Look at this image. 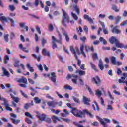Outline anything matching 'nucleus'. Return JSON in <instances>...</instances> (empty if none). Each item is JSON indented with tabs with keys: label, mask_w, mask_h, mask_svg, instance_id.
<instances>
[{
	"label": "nucleus",
	"mask_w": 127,
	"mask_h": 127,
	"mask_svg": "<svg viewBox=\"0 0 127 127\" xmlns=\"http://www.w3.org/2000/svg\"><path fill=\"white\" fill-rule=\"evenodd\" d=\"M25 115L26 117L30 118V119H33V116H32V115H31V114H30V113H29V112H25Z\"/></svg>",
	"instance_id": "38"
},
{
	"label": "nucleus",
	"mask_w": 127,
	"mask_h": 127,
	"mask_svg": "<svg viewBox=\"0 0 127 127\" xmlns=\"http://www.w3.org/2000/svg\"><path fill=\"white\" fill-rule=\"evenodd\" d=\"M94 104H95L96 107V110L99 112L100 111V108H99V106H98V103H97V102L96 101H93Z\"/></svg>",
	"instance_id": "54"
},
{
	"label": "nucleus",
	"mask_w": 127,
	"mask_h": 127,
	"mask_svg": "<svg viewBox=\"0 0 127 127\" xmlns=\"http://www.w3.org/2000/svg\"><path fill=\"white\" fill-rule=\"evenodd\" d=\"M25 24H26V23H22L21 22L19 24L20 27H21L22 28H23V27H24Z\"/></svg>",
	"instance_id": "64"
},
{
	"label": "nucleus",
	"mask_w": 127,
	"mask_h": 127,
	"mask_svg": "<svg viewBox=\"0 0 127 127\" xmlns=\"http://www.w3.org/2000/svg\"><path fill=\"white\" fill-rule=\"evenodd\" d=\"M11 121H12V123L13 124H14V125H18L20 123V120L18 119V120H15V119L14 118H11Z\"/></svg>",
	"instance_id": "23"
},
{
	"label": "nucleus",
	"mask_w": 127,
	"mask_h": 127,
	"mask_svg": "<svg viewBox=\"0 0 127 127\" xmlns=\"http://www.w3.org/2000/svg\"><path fill=\"white\" fill-rule=\"evenodd\" d=\"M42 53L44 56H48V57H51V55L50 54V52L47 51L46 49H43L42 51Z\"/></svg>",
	"instance_id": "11"
},
{
	"label": "nucleus",
	"mask_w": 127,
	"mask_h": 127,
	"mask_svg": "<svg viewBox=\"0 0 127 127\" xmlns=\"http://www.w3.org/2000/svg\"><path fill=\"white\" fill-rule=\"evenodd\" d=\"M72 99L74 101V102H75V103H77V104H79L80 103V100H79V98L73 96Z\"/></svg>",
	"instance_id": "46"
},
{
	"label": "nucleus",
	"mask_w": 127,
	"mask_h": 127,
	"mask_svg": "<svg viewBox=\"0 0 127 127\" xmlns=\"http://www.w3.org/2000/svg\"><path fill=\"white\" fill-rule=\"evenodd\" d=\"M117 41L118 39H117L116 37L112 36L109 39V42L111 43V44H114V43L116 44Z\"/></svg>",
	"instance_id": "13"
},
{
	"label": "nucleus",
	"mask_w": 127,
	"mask_h": 127,
	"mask_svg": "<svg viewBox=\"0 0 127 127\" xmlns=\"http://www.w3.org/2000/svg\"><path fill=\"white\" fill-rule=\"evenodd\" d=\"M121 17L120 16H117L116 18H115L116 19V23L115 24H118L120 21H121Z\"/></svg>",
	"instance_id": "40"
},
{
	"label": "nucleus",
	"mask_w": 127,
	"mask_h": 127,
	"mask_svg": "<svg viewBox=\"0 0 127 127\" xmlns=\"http://www.w3.org/2000/svg\"><path fill=\"white\" fill-rule=\"evenodd\" d=\"M95 95L96 96H98V97H101V95H102V92L99 90H97L95 93Z\"/></svg>",
	"instance_id": "51"
},
{
	"label": "nucleus",
	"mask_w": 127,
	"mask_h": 127,
	"mask_svg": "<svg viewBox=\"0 0 127 127\" xmlns=\"http://www.w3.org/2000/svg\"><path fill=\"white\" fill-rule=\"evenodd\" d=\"M1 105L2 106H5V109L7 111H10V112H11L12 111V108L9 107V104L7 102V101L5 100L4 101V103H1Z\"/></svg>",
	"instance_id": "7"
},
{
	"label": "nucleus",
	"mask_w": 127,
	"mask_h": 127,
	"mask_svg": "<svg viewBox=\"0 0 127 127\" xmlns=\"http://www.w3.org/2000/svg\"><path fill=\"white\" fill-rule=\"evenodd\" d=\"M118 27H119V26H114L111 30L112 33H115L116 34H120L121 33V30L118 29Z\"/></svg>",
	"instance_id": "9"
},
{
	"label": "nucleus",
	"mask_w": 127,
	"mask_h": 127,
	"mask_svg": "<svg viewBox=\"0 0 127 127\" xmlns=\"http://www.w3.org/2000/svg\"><path fill=\"white\" fill-rule=\"evenodd\" d=\"M32 57L35 58V59H36L37 60V61H38V62H39V61H40V57H38L36 54H32Z\"/></svg>",
	"instance_id": "37"
},
{
	"label": "nucleus",
	"mask_w": 127,
	"mask_h": 127,
	"mask_svg": "<svg viewBox=\"0 0 127 127\" xmlns=\"http://www.w3.org/2000/svg\"><path fill=\"white\" fill-rule=\"evenodd\" d=\"M78 74L79 76H84L86 75V72L84 70H79Z\"/></svg>",
	"instance_id": "39"
},
{
	"label": "nucleus",
	"mask_w": 127,
	"mask_h": 127,
	"mask_svg": "<svg viewBox=\"0 0 127 127\" xmlns=\"http://www.w3.org/2000/svg\"><path fill=\"white\" fill-rule=\"evenodd\" d=\"M52 119H53V121L55 123H56L57 121H60V119H59V118L55 115H53L52 117Z\"/></svg>",
	"instance_id": "27"
},
{
	"label": "nucleus",
	"mask_w": 127,
	"mask_h": 127,
	"mask_svg": "<svg viewBox=\"0 0 127 127\" xmlns=\"http://www.w3.org/2000/svg\"><path fill=\"white\" fill-rule=\"evenodd\" d=\"M71 79V81L73 84L77 85L78 84V75L75 74H67L66 76V79L69 80L70 79Z\"/></svg>",
	"instance_id": "4"
},
{
	"label": "nucleus",
	"mask_w": 127,
	"mask_h": 127,
	"mask_svg": "<svg viewBox=\"0 0 127 127\" xmlns=\"http://www.w3.org/2000/svg\"><path fill=\"white\" fill-rule=\"evenodd\" d=\"M83 30L86 32V33H88L89 32V30L87 26H84Z\"/></svg>",
	"instance_id": "59"
},
{
	"label": "nucleus",
	"mask_w": 127,
	"mask_h": 127,
	"mask_svg": "<svg viewBox=\"0 0 127 127\" xmlns=\"http://www.w3.org/2000/svg\"><path fill=\"white\" fill-rule=\"evenodd\" d=\"M99 122L102 126H103V127H108V125H107V123L103 120V119L99 118Z\"/></svg>",
	"instance_id": "24"
},
{
	"label": "nucleus",
	"mask_w": 127,
	"mask_h": 127,
	"mask_svg": "<svg viewBox=\"0 0 127 127\" xmlns=\"http://www.w3.org/2000/svg\"><path fill=\"white\" fill-rule=\"evenodd\" d=\"M47 77L50 78L51 81L53 82V83H56V74L55 72H52L51 74L48 73L47 75Z\"/></svg>",
	"instance_id": "5"
},
{
	"label": "nucleus",
	"mask_w": 127,
	"mask_h": 127,
	"mask_svg": "<svg viewBox=\"0 0 127 127\" xmlns=\"http://www.w3.org/2000/svg\"><path fill=\"white\" fill-rule=\"evenodd\" d=\"M2 70L3 71L4 75L5 76H7V77L9 76V72H8L7 71H6V69H5V68H4V67H2Z\"/></svg>",
	"instance_id": "29"
},
{
	"label": "nucleus",
	"mask_w": 127,
	"mask_h": 127,
	"mask_svg": "<svg viewBox=\"0 0 127 127\" xmlns=\"http://www.w3.org/2000/svg\"><path fill=\"white\" fill-rule=\"evenodd\" d=\"M80 48L81 53L82 54L83 56L86 58V57H87V55H86V53H85V52H84V45H81L80 46Z\"/></svg>",
	"instance_id": "21"
},
{
	"label": "nucleus",
	"mask_w": 127,
	"mask_h": 127,
	"mask_svg": "<svg viewBox=\"0 0 127 127\" xmlns=\"http://www.w3.org/2000/svg\"><path fill=\"white\" fill-rule=\"evenodd\" d=\"M71 15L72 17H73V18L74 19V20H76V21H77L78 19H79V17H78V16L76 15V14L71 13Z\"/></svg>",
	"instance_id": "33"
},
{
	"label": "nucleus",
	"mask_w": 127,
	"mask_h": 127,
	"mask_svg": "<svg viewBox=\"0 0 127 127\" xmlns=\"http://www.w3.org/2000/svg\"><path fill=\"white\" fill-rule=\"evenodd\" d=\"M20 93H21L22 96H23L24 97V98L28 97V96H27V95H26L25 93H24V92H23V91H22V90L20 91Z\"/></svg>",
	"instance_id": "62"
},
{
	"label": "nucleus",
	"mask_w": 127,
	"mask_h": 127,
	"mask_svg": "<svg viewBox=\"0 0 127 127\" xmlns=\"http://www.w3.org/2000/svg\"><path fill=\"white\" fill-rule=\"evenodd\" d=\"M64 89L65 90H69L71 91V90H73V87H71V86L67 85L64 86Z\"/></svg>",
	"instance_id": "42"
},
{
	"label": "nucleus",
	"mask_w": 127,
	"mask_h": 127,
	"mask_svg": "<svg viewBox=\"0 0 127 127\" xmlns=\"http://www.w3.org/2000/svg\"><path fill=\"white\" fill-rule=\"evenodd\" d=\"M26 67L31 73H33V72H34L33 67L30 66L29 63L27 64Z\"/></svg>",
	"instance_id": "22"
},
{
	"label": "nucleus",
	"mask_w": 127,
	"mask_h": 127,
	"mask_svg": "<svg viewBox=\"0 0 127 127\" xmlns=\"http://www.w3.org/2000/svg\"><path fill=\"white\" fill-rule=\"evenodd\" d=\"M102 29H103V32L104 34H108V33H109V31L106 29L105 28H102Z\"/></svg>",
	"instance_id": "60"
},
{
	"label": "nucleus",
	"mask_w": 127,
	"mask_h": 127,
	"mask_svg": "<svg viewBox=\"0 0 127 127\" xmlns=\"http://www.w3.org/2000/svg\"><path fill=\"white\" fill-rule=\"evenodd\" d=\"M29 107H30V105H29V103H25L24 105V109H25V110H28Z\"/></svg>",
	"instance_id": "48"
},
{
	"label": "nucleus",
	"mask_w": 127,
	"mask_h": 127,
	"mask_svg": "<svg viewBox=\"0 0 127 127\" xmlns=\"http://www.w3.org/2000/svg\"><path fill=\"white\" fill-rule=\"evenodd\" d=\"M99 63L98 67L101 71H103V70H104V65H103V61L102 60H99Z\"/></svg>",
	"instance_id": "20"
},
{
	"label": "nucleus",
	"mask_w": 127,
	"mask_h": 127,
	"mask_svg": "<svg viewBox=\"0 0 127 127\" xmlns=\"http://www.w3.org/2000/svg\"><path fill=\"white\" fill-rule=\"evenodd\" d=\"M36 117L38 118L39 120L41 121V122H44V121H45V122L48 124H50V123L52 122L51 118L48 117L46 118L47 115H46L45 114L43 113L42 115H40V113H39L38 111H36Z\"/></svg>",
	"instance_id": "3"
},
{
	"label": "nucleus",
	"mask_w": 127,
	"mask_h": 127,
	"mask_svg": "<svg viewBox=\"0 0 127 127\" xmlns=\"http://www.w3.org/2000/svg\"><path fill=\"white\" fill-rule=\"evenodd\" d=\"M89 64L91 67V68L93 69V70H94V71H96V72H97L98 70H97V68H96V65L93 64V63L90 62Z\"/></svg>",
	"instance_id": "32"
},
{
	"label": "nucleus",
	"mask_w": 127,
	"mask_h": 127,
	"mask_svg": "<svg viewBox=\"0 0 127 127\" xmlns=\"http://www.w3.org/2000/svg\"><path fill=\"white\" fill-rule=\"evenodd\" d=\"M34 101H35V104H40L41 103V99H39L37 97L34 98Z\"/></svg>",
	"instance_id": "30"
},
{
	"label": "nucleus",
	"mask_w": 127,
	"mask_h": 127,
	"mask_svg": "<svg viewBox=\"0 0 127 127\" xmlns=\"http://www.w3.org/2000/svg\"><path fill=\"white\" fill-rule=\"evenodd\" d=\"M85 48L86 52H88V51H90V50H91L92 52H94V51L93 45H91V47L90 46H86Z\"/></svg>",
	"instance_id": "18"
},
{
	"label": "nucleus",
	"mask_w": 127,
	"mask_h": 127,
	"mask_svg": "<svg viewBox=\"0 0 127 127\" xmlns=\"http://www.w3.org/2000/svg\"><path fill=\"white\" fill-rule=\"evenodd\" d=\"M36 29L37 32L39 33V34H41V31L40 30V28L39 26H36Z\"/></svg>",
	"instance_id": "53"
},
{
	"label": "nucleus",
	"mask_w": 127,
	"mask_h": 127,
	"mask_svg": "<svg viewBox=\"0 0 127 127\" xmlns=\"http://www.w3.org/2000/svg\"><path fill=\"white\" fill-rule=\"evenodd\" d=\"M92 81L95 83L98 87L101 86V83L102 81H101V79L99 76H96L95 77H93Z\"/></svg>",
	"instance_id": "6"
},
{
	"label": "nucleus",
	"mask_w": 127,
	"mask_h": 127,
	"mask_svg": "<svg viewBox=\"0 0 127 127\" xmlns=\"http://www.w3.org/2000/svg\"><path fill=\"white\" fill-rule=\"evenodd\" d=\"M70 49L71 52L72 53H73V54H74V56L76 58V59H78V56L77 55V52H76V50H75V49H74V47H73V46H70Z\"/></svg>",
	"instance_id": "14"
},
{
	"label": "nucleus",
	"mask_w": 127,
	"mask_h": 127,
	"mask_svg": "<svg viewBox=\"0 0 127 127\" xmlns=\"http://www.w3.org/2000/svg\"><path fill=\"white\" fill-rule=\"evenodd\" d=\"M48 29L50 31H53V25L52 24H49L48 26Z\"/></svg>",
	"instance_id": "43"
},
{
	"label": "nucleus",
	"mask_w": 127,
	"mask_h": 127,
	"mask_svg": "<svg viewBox=\"0 0 127 127\" xmlns=\"http://www.w3.org/2000/svg\"><path fill=\"white\" fill-rule=\"evenodd\" d=\"M57 104V102H55L53 101H49L47 102V105L49 107H52V108H54L55 106H56V104Z\"/></svg>",
	"instance_id": "15"
},
{
	"label": "nucleus",
	"mask_w": 127,
	"mask_h": 127,
	"mask_svg": "<svg viewBox=\"0 0 127 127\" xmlns=\"http://www.w3.org/2000/svg\"><path fill=\"white\" fill-rule=\"evenodd\" d=\"M10 96L12 100H13L14 102H15V103H18L19 102V99H18V97H14V95H13V94L10 93Z\"/></svg>",
	"instance_id": "17"
},
{
	"label": "nucleus",
	"mask_w": 127,
	"mask_h": 127,
	"mask_svg": "<svg viewBox=\"0 0 127 127\" xmlns=\"http://www.w3.org/2000/svg\"><path fill=\"white\" fill-rule=\"evenodd\" d=\"M39 0H35V2L34 3V4L36 7H37L38 6V4H39Z\"/></svg>",
	"instance_id": "52"
},
{
	"label": "nucleus",
	"mask_w": 127,
	"mask_h": 127,
	"mask_svg": "<svg viewBox=\"0 0 127 127\" xmlns=\"http://www.w3.org/2000/svg\"><path fill=\"white\" fill-rule=\"evenodd\" d=\"M117 74L119 76L122 74V70H121V68H118L117 69Z\"/></svg>",
	"instance_id": "57"
},
{
	"label": "nucleus",
	"mask_w": 127,
	"mask_h": 127,
	"mask_svg": "<svg viewBox=\"0 0 127 127\" xmlns=\"http://www.w3.org/2000/svg\"><path fill=\"white\" fill-rule=\"evenodd\" d=\"M8 19L11 22V26L14 27V26H15V22L14 21V20L10 18H9Z\"/></svg>",
	"instance_id": "35"
},
{
	"label": "nucleus",
	"mask_w": 127,
	"mask_h": 127,
	"mask_svg": "<svg viewBox=\"0 0 127 127\" xmlns=\"http://www.w3.org/2000/svg\"><path fill=\"white\" fill-rule=\"evenodd\" d=\"M28 80L29 81V83H30V84H31L32 85H34V84H35V82L33 81V80H32V79L28 78Z\"/></svg>",
	"instance_id": "56"
},
{
	"label": "nucleus",
	"mask_w": 127,
	"mask_h": 127,
	"mask_svg": "<svg viewBox=\"0 0 127 127\" xmlns=\"http://www.w3.org/2000/svg\"><path fill=\"white\" fill-rule=\"evenodd\" d=\"M9 7L11 11H13L15 10V7L13 6V5H9Z\"/></svg>",
	"instance_id": "47"
},
{
	"label": "nucleus",
	"mask_w": 127,
	"mask_h": 127,
	"mask_svg": "<svg viewBox=\"0 0 127 127\" xmlns=\"http://www.w3.org/2000/svg\"><path fill=\"white\" fill-rule=\"evenodd\" d=\"M4 63H5V64H6L7 63V61L9 60V56L7 55H5L4 57Z\"/></svg>",
	"instance_id": "34"
},
{
	"label": "nucleus",
	"mask_w": 127,
	"mask_h": 127,
	"mask_svg": "<svg viewBox=\"0 0 127 127\" xmlns=\"http://www.w3.org/2000/svg\"><path fill=\"white\" fill-rule=\"evenodd\" d=\"M83 17L84 19L88 20V21H89V23H90L91 24H93V23H94V21H93V19L89 17V15L87 14H84Z\"/></svg>",
	"instance_id": "10"
},
{
	"label": "nucleus",
	"mask_w": 127,
	"mask_h": 127,
	"mask_svg": "<svg viewBox=\"0 0 127 127\" xmlns=\"http://www.w3.org/2000/svg\"><path fill=\"white\" fill-rule=\"evenodd\" d=\"M66 105L68 108L71 109L70 113H71L73 116L76 117V118H81L82 119L85 117V115H87L90 118H94V115L92 114V113L86 109L80 110L75 107H72L70 103H67Z\"/></svg>",
	"instance_id": "1"
},
{
	"label": "nucleus",
	"mask_w": 127,
	"mask_h": 127,
	"mask_svg": "<svg viewBox=\"0 0 127 127\" xmlns=\"http://www.w3.org/2000/svg\"><path fill=\"white\" fill-rule=\"evenodd\" d=\"M18 63H19V61L18 60L15 61L14 66V67H15V68H18V67L19 66V64H18Z\"/></svg>",
	"instance_id": "41"
},
{
	"label": "nucleus",
	"mask_w": 127,
	"mask_h": 127,
	"mask_svg": "<svg viewBox=\"0 0 127 127\" xmlns=\"http://www.w3.org/2000/svg\"><path fill=\"white\" fill-rule=\"evenodd\" d=\"M64 35L65 37V40L66 42H69L70 41V38L69 37V36L68 35V33L64 32Z\"/></svg>",
	"instance_id": "31"
},
{
	"label": "nucleus",
	"mask_w": 127,
	"mask_h": 127,
	"mask_svg": "<svg viewBox=\"0 0 127 127\" xmlns=\"http://www.w3.org/2000/svg\"><path fill=\"white\" fill-rule=\"evenodd\" d=\"M19 83H23L25 85H28V82H27V79L24 77H22L21 78L18 80Z\"/></svg>",
	"instance_id": "12"
},
{
	"label": "nucleus",
	"mask_w": 127,
	"mask_h": 127,
	"mask_svg": "<svg viewBox=\"0 0 127 127\" xmlns=\"http://www.w3.org/2000/svg\"><path fill=\"white\" fill-rule=\"evenodd\" d=\"M41 42H42V47H44V44H46V42H47L46 39L44 38H42L41 39Z\"/></svg>",
	"instance_id": "44"
},
{
	"label": "nucleus",
	"mask_w": 127,
	"mask_h": 127,
	"mask_svg": "<svg viewBox=\"0 0 127 127\" xmlns=\"http://www.w3.org/2000/svg\"><path fill=\"white\" fill-rule=\"evenodd\" d=\"M111 62L113 65H116V63L117 61H116V57L114 56H112L111 58Z\"/></svg>",
	"instance_id": "28"
},
{
	"label": "nucleus",
	"mask_w": 127,
	"mask_h": 127,
	"mask_svg": "<svg viewBox=\"0 0 127 127\" xmlns=\"http://www.w3.org/2000/svg\"><path fill=\"white\" fill-rule=\"evenodd\" d=\"M111 9H112V10H114L115 12H119V11H120V9H118V7L116 5H112Z\"/></svg>",
	"instance_id": "25"
},
{
	"label": "nucleus",
	"mask_w": 127,
	"mask_h": 127,
	"mask_svg": "<svg viewBox=\"0 0 127 127\" xmlns=\"http://www.w3.org/2000/svg\"><path fill=\"white\" fill-rule=\"evenodd\" d=\"M62 11H63V15L64 17L63 18V20L62 21V24L64 26V27H67V24L66 23H71V24H74L75 23V22L74 21V20H71L70 19V16L67 14V13L64 11L63 9H62Z\"/></svg>",
	"instance_id": "2"
},
{
	"label": "nucleus",
	"mask_w": 127,
	"mask_h": 127,
	"mask_svg": "<svg viewBox=\"0 0 127 127\" xmlns=\"http://www.w3.org/2000/svg\"><path fill=\"white\" fill-rule=\"evenodd\" d=\"M115 45L116 47H118V48H123L124 47V45L122 43H119L118 41H117V42L115 43Z\"/></svg>",
	"instance_id": "26"
},
{
	"label": "nucleus",
	"mask_w": 127,
	"mask_h": 127,
	"mask_svg": "<svg viewBox=\"0 0 127 127\" xmlns=\"http://www.w3.org/2000/svg\"><path fill=\"white\" fill-rule=\"evenodd\" d=\"M73 9L75 10L77 14H80V7L79 6L77 5L73 6Z\"/></svg>",
	"instance_id": "19"
},
{
	"label": "nucleus",
	"mask_w": 127,
	"mask_h": 127,
	"mask_svg": "<svg viewBox=\"0 0 127 127\" xmlns=\"http://www.w3.org/2000/svg\"><path fill=\"white\" fill-rule=\"evenodd\" d=\"M46 6H50L51 5V2L49 1H47L45 2Z\"/></svg>",
	"instance_id": "63"
},
{
	"label": "nucleus",
	"mask_w": 127,
	"mask_h": 127,
	"mask_svg": "<svg viewBox=\"0 0 127 127\" xmlns=\"http://www.w3.org/2000/svg\"><path fill=\"white\" fill-rule=\"evenodd\" d=\"M83 102L84 105H86V106H90V102H91V99L90 98H87L86 96H83Z\"/></svg>",
	"instance_id": "8"
},
{
	"label": "nucleus",
	"mask_w": 127,
	"mask_h": 127,
	"mask_svg": "<svg viewBox=\"0 0 127 127\" xmlns=\"http://www.w3.org/2000/svg\"><path fill=\"white\" fill-rule=\"evenodd\" d=\"M80 41H82L83 43H85L86 41V37L84 36L82 37H80Z\"/></svg>",
	"instance_id": "61"
},
{
	"label": "nucleus",
	"mask_w": 127,
	"mask_h": 127,
	"mask_svg": "<svg viewBox=\"0 0 127 127\" xmlns=\"http://www.w3.org/2000/svg\"><path fill=\"white\" fill-rule=\"evenodd\" d=\"M87 90L89 91L90 95H94V93H93V90H92V89H91V87H88Z\"/></svg>",
	"instance_id": "58"
},
{
	"label": "nucleus",
	"mask_w": 127,
	"mask_h": 127,
	"mask_svg": "<svg viewBox=\"0 0 127 127\" xmlns=\"http://www.w3.org/2000/svg\"><path fill=\"white\" fill-rule=\"evenodd\" d=\"M9 36V35L6 34L4 36V39L6 42H7L8 41V37Z\"/></svg>",
	"instance_id": "49"
},
{
	"label": "nucleus",
	"mask_w": 127,
	"mask_h": 127,
	"mask_svg": "<svg viewBox=\"0 0 127 127\" xmlns=\"http://www.w3.org/2000/svg\"><path fill=\"white\" fill-rule=\"evenodd\" d=\"M38 70L41 71V72H42L43 71V67H42V65L39 64L37 66Z\"/></svg>",
	"instance_id": "55"
},
{
	"label": "nucleus",
	"mask_w": 127,
	"mask_h": 127,
	"mask_svg": "<svg viewBox=\"0 0 127 127\" xmlns=\"http://www.w3.org/2000/svg\"><path fill=\"white\" fill-rule=\"evenodd\" d=\"M0 21L3 24H4L5 22H8V19L6 18L5 16H2L0 17Z\"/></svg>",
	"instance_id": "16"
},
{
	"label": "nucleus",
	"mask_w": 127,
	"mask_h": 127,
	"mask_svg": "<svg viewBox=\"0 0 127 127\" xmlns=\"http://www.w3.org/2000/svg\"><path fill=\"white\" fill-rule=\"evenodd\" d=\"M25 122L26 123H27V124H30L32 123V122L31 121V120L29 119L28 118H26L25 119Z\"/></svg>",
	"instance_id": "45"
},
{
	"label": "nucleus",
	"mask_w": 127,
	"mask_h": 127,
	"mask_svg": "<svg viewBox=\"0 0 127 127\" xmlns=\"http://www.w3.org/2000/svg\"><path fill=\"white\" fill-rule=\"evenodd\" d=\"M92 58L95 59V60H98L99 59V56H98V54L97 53H94L92 55Z\"/></svg>",
	"instance_id": "36"
},
{
	"label": "nucleus",
	"mask_w": 127,
	"mask_h": 127,
	"mask_svg": "<svg viewBox=\"0 0 127 127\" xmlns=\"http://www.w3.org/2000/svg\"><path fill=\"white\" fill-rule=\"evenodd\" d=\"M58 56L59 59L60 61H61V62H62L63 63H65V62H64V61L63 60V57H62V56L58 55Z\"/></svg>",
	"instance_id": "50"
}]
</instances>
